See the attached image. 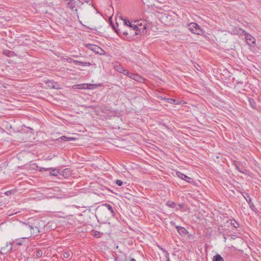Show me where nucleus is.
<instances>
[{
	"instance_id": "1",
	"label": "nucleus",
	"mask_w": 261,
	"mask_h": 261,
	"mask_svg": "<svg viewBox=\"0 0 261 261\" xmlns=\"http://www.w3.org/2000/svg\"><path fill=\"white\" fill-rule=\"evenodd\" d=\"M141 27L142 28H139L137 25L128 27L124 32H122L123 35L126 37V40L128 41L138 40L146 32L145 26L141 25Z\"/></svg>"
},
{
	"instance_id": "2",
	"label": "nucleus",
	"mask_w": 261,
	"mask_h": 261,
	"mask_svg": "<svg viewBox=\"0 0 261 261\" xmlns=\"http://www.w3.org/2000/svg\"><path fill=\"white\" fill-rule=\"evenodd\" d=\"M31 228H32V224L23 222H20L19 231L26 236L23 238V239L31 237Z\"/></svg>"
},
{
	"instance_id": "3",
	"label": "nucleus",
	"mask_w": 261,
	"mask_h": 261,
	"mask_svg": "<svg viewBox=\"0 0 261 261\" xmlns=\"http://www.w3.org/2000/svg\"><path fill=\"white\" fill-rule=\"evenodd\" d=\"M115 69L118 72L123 73V74L127 75L129 77L134 79L136 81H139V80L140 79V77L138 75L129 72L127 70L124 69L120 65H116L115 66Z\"/></svg>"
},
{
	"instance_id": "4",
	"label": "nucleus",
	"mask_w": 261,
	"mask_h": 261,
	"mask_svg": "<svg viewBox=\"0 0 261 261\" xmlns=\"http://www.w3.org/2000/svg\"><path fill=\"white\" fill-rule=\"evenodd\" d=\"M67 2V7L72 11H77L76 6L80 7L82 5L81 0H64Z\"/></svg>"
},
{
	"instance_id": "5",
	"label": "nucleus",
	"mask_w": 261,
	"mask_h": 261,
	"mask_svg": "<svg viewBox=\"0 0 261 261\" xmlns=\"http://www.w3.org/2000/svg\"><path fill=\"white\" fill-rule=\"evenodd\" d=\"M85 46L86 48L92 50L97 54L101 55H104L105 53V51L101 47L96 45L86 44H85Z\"/></svg>"
},
{
	"instance_id": "6",
	"label": "nucleus",
	"mask_w": 261,
	"mask_h": 261,
	"mask_svg": "<svg viewBox=\"0 0 261 261\" xmlns=\"http://www.w3.org/2000/svg\"><path fill=\"white\" fill-rule=\"evenodd\" d=\"M189 29L192 33L196 35H200L202 33V30L200 28L199 26L195 22H192L189 24Z\"/></svg>"
},
{
	"instance_id": "7",
	"label": "nucleus",
	"mask_w": 261,
	"mask_h": 261,
	"mask_svg": "<svg viewBox=\"0 0 261 261\" xmlns=\"http://www.w3.org/2000/svg\"><path fill=\"white\" fill-rule=\"evenodd\" d=\"M243 196L246 200V201L248 202L251 210H252L254 211H255L256 208H255L253 203L252 202V200L250 195L247 193H244V194H243Z\"/></svg>"
},
{
	"instance_id": "8",
	"label": "nucleus",
	"mask_w": 261,
	"mask_h": 261,
	"mask_svg": "<svg viewBox=\"0 0 261 261\" xmlns=\"http://www.w3.org/2000/svg\"><path fill=\"white\" fill-rule=\"evenodd\" d=\"M176 174L178 177L185 180L188 183H192L193 182V179L192 178L188 177L180 172H177Z\"/></svg>"
},
{
	"instance_id": "9",
	"label": "nucleus",
	"mask_w": 261,
	"mask_h": 261,
	"mask_svg": "<svg viewBox=\"0 0 261 261\" xmlns=\"http://www.w3.org/2000/svg\"><path fill=\"white\" fill-rule=\"evenodd\" d=\"M32 228H31V237L33 236H37L40 232V226H38L37 225H33L32 224Z\"/></svg>"
},
{
	"instance_id": "10",
	"label": "nucleus",
	"mask_w": 261,
	"mask_h": 261,
	"mask_svg": "<svg viewBox=\"0 0 261 261\" xmlns=\"http://www.w3.org/2000/svg\"><path fill=\"white\" fill-rule=\"evenodd\" d=\"M177 232L182 237H186L188 234V231L184 227L175 226Z\"/></svg>"
},
{
	"instance_id": "11",
	"label": "nucleus",
	"mask_w": 261,
	"mask_h": 261,
	"mask_svg": "<svg viewBox=\"0 0 261 261\" xmlns=\"http://www.w3.org/2000/svg\"><path fill=\"white\" fill-rule=\"evenodd\" d=\"M71 174V173H70V170H69V169L68 168H66V169H64L63 170H61L60 169V175L65 177V178H67L68 176H69Z\"/></svg>"
},
{
	"instance_id": "12",
	"label": "nucleus",
	"mask_w": 261,
	"mask_h": 261,
	"mask_svg": "<svg viewBox=\"0 0 261 261\" xmlns=\"http://www.w3.org/2000/svg\"><path fill=\"white\" fill-rule=\"evenodd\" d=\"M72 252L70 250H65L61 254L60 258L62 259H64L65 258H67L70 256Z\"/></svg>"
},
{
	"instance_id": "13",
	"label": "nucleus",
	"mask_w": 261,
	"mask_h": 261,
	"mask_svg": "<svg viewBox=\"0 0 261 261\" xmlns=\"http://www.w3.org/2000/svg\"><path fill=\"white\" fill-rule=\"evenodd\" d=\"M245 38L248 43H255L254 38H253L249 34L246 32L245 34Z\"/></svg>"
},
{
	"instance_id": "14",
	"label": "nucleus",
	"mask_w": 261,
	"mask_h": 261,
	"mask_svg": "<svg viewBox=\"0 0 261 261\" xmlns=\"http://www.w3.org/2000/svg\"><path fill=\"white\" fill-rule=\"evenodd\" d=\"M166 102L168 103L173 105H180L181 102L173 98H167L166 99Z\"/></svg>"
},
{
	"instance_id": "15",
	"label": "nucleus",
	"mask_w": 261,
	"mask_h": 261,
	"mask_svg": "<svg viewBox=\"0 0 261 261\" xmlns=\"http://www.w3.org/2000/svg\"><path fill=\"white\" fill-rule=\"evenodd\" d=\"M233 32L234 34H238L240 35H242L243 34L245 35L246 33V32L241 28H235L233 30Z\"/></svg>"
},
{
	"instance_id": "16",
	"label": "nucleus",
	"mask_w": 261,
	"mask_h": 261,
	"mask_svg": "<svg viewBox=\"0 0 261 261\" xmlns=\"http://www.w3.org/2000/svg\"><path fill=\"white\" fill-rule=\"evenodd\" d=\"M50 175L52 176H56L58 174H60V169H53L51 168V169L50 170Z\"/></svg>"
},
{
	"instance_id": "17",
	"label": "nucleus",
	"mask_w": 261,
	"mask_h": 261,
	"mask_svg": "<svg viewBox=\"0 0 261 261\" xmlns=\"http://www.w3.org/2000/svg\"><path fill=\"white\" fill-rule=\"evenodd\" d=\"M248 102H249L250 106L253 109H256V102L254 100V99L251 97H248Z\"/></svg>"
},
{
	"instance_id": "18",
	"label": "nucleus",
	"mask_w": 261,
	"mask_h": 261,
	"mask_svg": "<svg viewBox=\"0 0 261 261\" xmlns=\"http://www.w3.org/2000/svg\"><path fill=\"white\" fill-rule=\"evenodd\" d=\"M111 24H112L113 30L117 33V34L118 35H119V36L122 37V36L123 35V34H122V32H121V30L116 28L115 25L114 24H113L112 23H111Z\"/></svg>"
},
{
	"instance_id": "19",
	"label": "nucleus",
	"mask_w": 261,
	"mask_h": 261,
	"mask_svg": "<svg viewBox=\"0 0 261 261\" xmlns=\"http://www.w3.org/2000/svg\"><path fill=\"white\" fill-rule=\"evenodd\" d=\"M17 191L16 189H13L9 191H7L4 193V194L6 196H10L11 195L15 194Z\"/></svg>"
},
{
	"instance_id": "20",
	"label": "nucleus",
	"mask_w": 261,
	"mask_h": 261,
	"mask_svg": "<svg viewBox=\"0 0 261 261\" xmlns=\"http://www.w3.org/2000/svg\"><path fill=\"white\" fill-rule=\"evenodd\" d=\"M76 65H78V64L81 65L82 66H90L91 65V63L90 62H83V61H77V60H76Z\"/></svg>"
},
{
	"instance_id": "21",
	"label": "nucleus",
	"mask_w": 261,
	"mask_h": 261,
	"mask_svg": "<svg viewBox=\"0 0 261 261\" xmlns=\"http://www.w3.org/2000/svg\"><path fill=\"white\" fill-rule=\"evenodd\" d=\"M233 165L236 167V168L239 171H240V172H242V173H243L244 172L243 171L242 169H243V168H240V163L237 161H234L233 162Z\"/></svg>"
},
{
	"instance_id": "22",
	"label": "nucleus",
	"mask_w": 261,
	"mask_h": 261,
	"mask_svg": "<svg viewBox=\"0 0 261 261\" xmlns=\"http://www.w3.org/2000/svg\"><path fill=\"white\" fill-rule=\"evenodd\" d=\"M213 261H224L223 258L219 254H217L213 257Z\"/></svg>"
},
{
	"instance_id": "23",
	"label": "nucleus",
	"mask_w": 261,
	"mask_h": 261,
	"mask_svg": "<svg viewBox=\"0 0 261 261\" xmlns=\"http://www.w3.org/2000/svg\"><path fill=\"white\" fill-rule=\"evenodd\" d=\"M54 84L55 83L53 81H47L46 82V84L47 85L48 87H49V88H51L53 89H57L55 85H54Z\"/></svg>"
},
{
	"instance_id": "24",
	"label": "nucleus",
	"mask_w": 261,
	"mask_h": 261,
	"mask_svg": "<svg viewBox=\"0 0 261 261\" xmlns=\"http://www.w3.org/2000/svg\"><path fill=\"white\" fill-rule=\"evenodd\" d=\"M166 205L170 208H174L176 206V203L172 201H168L166 203Z\"/></svg>"
},
{
	"instance_id": "25",
	"label": "nucleus",
	"mask_w": 261,
	"mask_h": 261,
	"mask_svg": "<svg viewBox=\"0 0 261 261\" xmlns=\"http://www.w3.org/2000/svg\"><path fill=\"white\" fill-rule=\"evenodd\" d=\"M230 224L235 228H238L240 227V224L234 219L231 220Z\"/></svg>"
},
{
	"instance_id": "26",
	"label": "nucleus",
	"mask_w": 261,
	"mask_h": 261,
	"mask_svg": "<svg viewBox=\"0 0 261 261\" xmlns=\"http://www.w3.org/2000/svg\"><path fill=\"white\" fill-rule=\"evenodd\" d=\"M124 25L127 26V27H130L133 26L134 24H133L132 22H130L129 20H124Z\"/></svg>"
},
{
	"instance_id": "27",
	"label": "nucleus",
	"mask_w": 261,
	"mask_h": 261,
	"mask_svg": "<svg viewBox=\"0 0 261 261\" xmlns=\"http://www.w3.org/2000/svg\"><path fill=\"white\" fill-rule=\"evenodd\" d=\"M68 63H73L76 64V60H73L70 58H64Z\"/></svg>"
},
{
	"instance_id": "28",
	"label": "nucleus",
	"mask_w": 261,
	"mask_h": 261,
	"mask_svg": "<svg viewBox=\"0 0 261 261\" xmlns=\"http://www.w3.org/2000/svg\"><path fill=\"white\" fill-rule=\"evenodd\" d=\"M43 254V252L41 249H38L36 251V257L39 258L42 256Z\"/></svg>"
},
{
	"instance_id": "29",
	"label": "nucleus",
	"mask_w": 261,
	"mask_h": 261,
	"mask_svg": "<svg viewBox=\"0 0 261 261\" xmlns=\"http://www.w3.org/2000/svg\"><path fill=\"white\" fill-rule=\"evenodd\" d=\"M103 205L105 206L106 208H107L108 210L110 211L111 210H112V209L113 208V207L112 206V205H111L110 204H109V203H107L103 204Z\"/></svg>"
},
{
	"instance_id": "30",
	"label": "nucleus",
	"mask_w": 261,
	"mask_h": 261,
	"mask_svg": "<svg viewBox=\"0 0 261 261\" xmlns=\"http://www.w3.org/2000/svg\"><path fill=\"white\" fill-rule=\"evenodd\" d=\"M115 183L119 186H121L123 184V181L121 180L117 179L115 180Z\"/></svg>"
},
{
	"instance_id": "31",
	"label": "nucleus",
	"mask_w": 261,
	"mask_h": 261,
	"mask_svg": "<svg viewBox=\"0 0 261 261\" xmlns=\"http://www.w3.org/2000/svg\"><path fill=\"white\" fill-rule=\"evenodd\" d=\"M82 3V5L84 4V2L86 3L87 4H89V5H91L92 4H91V0H81Z\"/></svg>"
},
{
	"instance_id": "32",
	"label": "nucleus",
	"mask_w": 261,
	"mask_h": 261,
	"mask_svg": "<svg viewBox=\"0 0 261 261\" xmlns=\"http://www.w3.org/2000/svg\"><path fill=\"white\" fill-rule=\"evenodd\" d=\"M51 169V168H45L41 167V168H40L39 171H49Z\"/></svg>"
},
{
	"instance_id": "33",
	"label": "nucleus",
	"mask_w": 261,
	"mask_h": 261,
	"mask_svg": "<svg viewBox=\"0 0 261 261\" xmlns=\"http://www.w3.org/2000/svg\"><path fill=\"white\" fill-rule=\"evenodd\" d=\"M94 237L96 238H99L100 237V232L98 231H95L94 232Z\"/></svg>"
},
{
	"instance_id": "34",
	"label": "nucleus",
	"mask_w": 261,
	"mask_h": 261,
	"mask_svg": "<svg viewBox=\"0 0 261 261\" xmlns=\"http://www.w3.org/2000/svg\"><path fill=\"white\" fill-rule=\"evenodd\" d=\"M184 206V204H179L178 205V207H176V210H180L181 208H182Z\"/></svg>"
},
{
	"instance_id": "35",
	"label": "nucleus",
	"mask_w": 261,
	"mask_h": 261,
	"mask_svg": "<svg viewBox=\"0 0 261 261\" xmlns=\"http://www.w3.org/2000/svg\"><path fill=\"white\" fill-rule=\"evenodd\" d=\"M75 138L73 137H67V139L66 140V141H69L72 140H75Z\"/></svg>"
},
{
	"instance_id": "36",
	"label": "nucleus",
	"mask_w": 261,
	"mask_h": 261,
	"mask_svg": "<svg viewBox=\"0 0 261 261\" xmlns=\"http://www.w3.org/2000/svg\"><path fill=\"white\" fill-rule=\"evenodd\" d=\"M60 139L63 140V141H66V140L67 139V137H66V136H62Z\"/></svg>"
},
{
	"instance_id": "37",
	"label": "nucleus",
	"mask_w": 261,
	"mask_h": 261,
	"mask_svg": "<svg viewBox=\"0 0 261 261\" xmlns=\"http://www.w3.org/2000/svg\"><path fill=\"white\" fill-rule=\"evenodd\" d=\"M111 214L113 216H114L115 215V213L113 210V208L112 209V210L110 211Z\"/></svg>"
},
{
	"instance_id": "38",
	"label": "nucleus",
	"mask_w": 261,
	"mask_h": 261,
	"mask_svg": "<svg viewBox=\"0 0 261 261\" xmlns=\"http://www.w3.org/2000/svg\"><path fill=\"white\" fill-rule=\"evenodd\" d=\"M165 256L167 258V260L168 258H169V254L167 251H165Z\"/></svg>"
},
{
	"instance_id": "39",
	"label": "nucleus",
	"mask_w": 261,
	"mask_h": 261,
	"mask_svg": "<svg viewBox=\"0 0 261 261\" xmlns=\"http://www.w3.org/2000/svg\"><path fill=\"white\" fill-rule=\"evenodd\" d=\"M170 224L172 226H176L175 222L172 221L170 222Z\"/></svg>"
},
{
	"instance_id": "40",
	"label": "nucleus",
	"mask_w": 261,
	"mask_h": 261,
	"mask_svg": "<svg viewBox=\"0 0 261 261\" xmlns=\"http://www.w3.org/2000/svg\"><path fill=\"white\" fill-rule=\"evenodd\" d=\"M93 86H95V87H100L101 86V84H98V85H93Z\"/></svg>"
},
{
	"instance_id": "41",
	"label": "nucleus",
	"mask_w": 261,
	"mask_h": 261,
	"mask_svg": "<svg viewBox=\"0 0 261 261\" xmlns=\"http://www.w3.org/2000/svg\"><path fill=\"white\" fill-rule=\"evenodd\" d=\"M112 113H113V115H117V114H118L117 112V111H114V112H113Z\"/></svg>"
},
{
	"instance_id": "42",
	"label": "nucleus",
	"mask_w": 261,
	"mask_h": 261,
	"mask_svg": "<svg viewBox=\"0 0 261 261\" xmlns=\"http://www.w3.org/2000/svg\"><path fill=\"white\" fill-rule=\"evenodd\" d=\"M237 84H243V82H241V81H239V82H237Z\"/></svg>"
},
{
	"instance_id": "43",
	"label": "nucleus",
	"mask_w": 261,
	"mask_h": 261,
	"mask_svg": "<svg viewBox=\"0 0 261 261\" xmlns=\"http://www.w3.org/2000/svg\"><path fill=\"white\" fill-rule=\"evenodd\" d=\"M130 261H136V260L135 258H130Z\"/></svg>"
},
{
	"instance_id": "44",
	"label": "nucleus",
	"mask_w": 261,
	"mask_h": 261,
	"mask_svg": "<svg viewBox=\"0 0 261 261\" xmlns=\"http://www.w3.org/2000/svg\"><path fill=\"white\" fill-rule=\"evenodd\" d=\"M17 244H18V245H22V243H21V242H18V243H17Z\"/></svg>"
},
{
	"instance_id": "45",
	"label": "nucleus",
	"mask_w": 261,
	"mask_h": 261,
	"mask_svg": "<svg viewBox=\"0 0 261 261\" xmlns=\"http://www.w3.org/2000/svg\"><path fill=\"white\" fill-rule=\"evenodd\" d=\"M3 248H2V249H1V250H2V251H1V252H2V253H3Z\"/></svg>"
},
{
	"instance_id": "46",
	"label": "nucleus",
	"mask_w": 261,
	"mask_h": 261,
	"mask_svg": "<svg viewBox=\"0 0 261 261\" xmlns=\"http://www.w3.org/2000/svg\"><path fill=\"white\" fill-rule=\"evenodd\" d=\"M167 261H170V259H169V258H168V259L167 260Z\"/></svg>"
},
{
	"instance_id": "47",
	"label": "nucleus",
	"mask_w": 261,
	"mask_h": 261,
	"mask_svg": "<svg viewBox=\"0 0 261 261\" xmlns=\"http://www.w3.org/2000/svg\"><path fill=\"white\" fill-rule=\"evenodd\" d=\"M121 32H124V30H122V29H121Z\"/></svg>"
},
{
	"instance_id": "48",
	"label": "nucleus",
	"mask_w": 261,
	"mask_h": 261,
	"mask_svg": "<svg viewBox=\"0 0 261 261\" xmlns=\"http://www.w3.org/2000/svg\"><path fill=\"white\" fill-rule=\"evenodd\" d=\"M73 57H77V56H74Z\"/></svg>"
}]
</instances>
